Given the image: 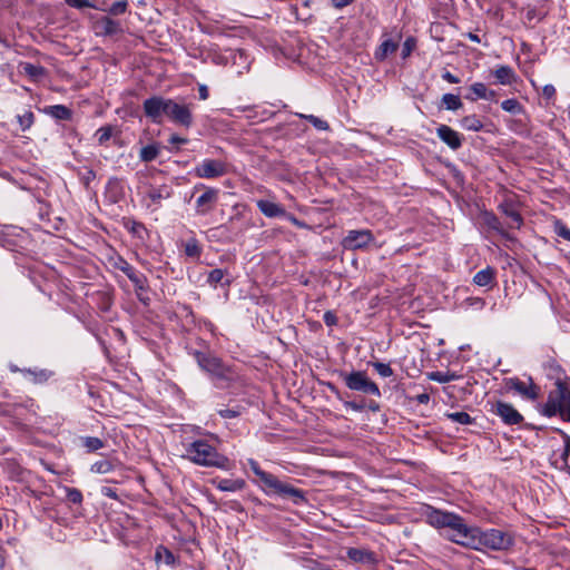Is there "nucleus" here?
<instances>
[{"label":"nucleus","mask_w":570,"mask_h":570,"mask_svg":"<svg viewBox=\"0 0 570 570\" xmlns=\"http://www.w3.org/2000/svg\"><path fill=\"white\" fill-rule=\"evenodd\" d=\"M145 116L153 122L163 124L164 117L185 128L191 127L194 117L189 105L179 104L171 98L154 95L142 102Z\"/></svg>","instance_id":"1"},{"label":"nucleus","mask_w":570,"mask_h":570,"mask_svg":"<svg viewBox=\"0 0 570 570\" xmlns=\"http://www.w3.org/2000/svg\"><path fill=\"white\" fill-rule=\"evenodd\" d=\"M248 465L253 473L259 479L261 489L267 495H277L284 500L292 501L295 505L307 504L306 492L302 489L279 480L273 473L262 470L258 462L254 459L248 460Z\"/></svg>","instance_id":"2"},{"label":"nucleus","mask_w":570,"mask_h":570,"mask_svg":"<svg viewBox=\"0 0 570 570\" xmlns=\"http://www.w3.org/2000/svg\"><path fill=\"white\" fill-rule=\"evenodd\" d=\"M546 417L559 416L563 422L570 423V387L567 383H559L550 390L546 403L539 410Z\"/></svg>","instance_id":"3"},{"label":"nucleus","mask_w":570,"mask_h":570,"mask_svg":"<svg viewBox=\"0 0 570 570\" xmlns=\"http://www.w3.org/2000/svg\"><path fill=\"white\" fill-rule=\"evenodd\" d=\"M189 354L195 358L198 366L214 380L224 382L234 380L235 372L232 366L225 364L210 351L190 350Z\"/></svg>","instance_id":"4"},{"label":"nucleus","mask_w":570,"mask_h":570,"mask_svg":"<svg viewBox=\"0 0 570 570\" xmlns=\"http://www.w3.org/2000/svg\"><path fill=\"white\" fill-rule=\"evenodd\" d=\"M186 456L194 463L204 466H216L225 469L228 459L205 440H196L186 448Z\"/></svg>","instance_id":"5"},{"label":"nucleus","mask_w":570,"mask_h":570,"mask_svg":"<svg viewBox=\"0 0 570 570\" xmlns=\"http://www.w3.org/2000/svg\"><path fill=\"white\" fill-rule=\"evenodd\" d=\"M473 540L474 546L470 547V549L474 550L487 548L494 551H501L509 550L514 544L513 535L499 529L482 531L478 528V533H474Z\"/></svg>","instance_id":"6"},{"label":"nucleus","mask_w":570,"mask_h":570,"mask_svg":"<svg viewBox=\"0 0 570 570\" xmlns=\"http://www.w3.org/2000/svg\"><path fill=\"white\" fill-rule=\"evenodd\" d=\"M474 533H478V527L468 525L461 515L455 514L443 535L456 544L470 548L474 546Z\"/></svg>","instance_id":"7"},{"label":"nucleus","mask_w":570,"mask_h":570,"mask_svg":"<svg viewBox=\"0 0 570 570\" xmlns=\"http://www.w3.org/2000/svg\"><path fill=\"white\" fill-rule=\"evenodd\" d=\"M200 193L195 200V215L206 216L210 214L219 202L220 190L215 187L198 183L194 186L191 197Z\"/></svg>","instance_id":"8"},{"label":"nucleus","mask_w":570,"mask_h":570,"mask_svg":"<svg viewBox=\"0 0 570 570\" xmlns=\"http://www.w3.org/2000/svg\"><path fill=\"white\" fill-rule=\"evenodd\" d=\"M340 377L352 391L381 397L379 385L367 376L365 371H352L350 373L341 371Z\"/></svg>","instance_id":"9"},{"label":"nucleus","mask_w":570,"mask_h":570,"mask_svg":"<svg viewBox=\"0 0 570 570\" xmlns=\"http://www.w3.org/2000/svg\"><path fill=\"white\" fill-rule=\"evenodd\" d=\"M504 386L508 391H514L521 397L529 401H537L540 396L541 389L533 382L531 376L528 382L520 380L517 376L504 379Z\"/></svg>","instance_id":"10"},{"label":"nucleus","mask_w":570,"mask_h":570,"mask_svg":"<svg viewBox=\"0 0 570 570\" xmlns=\"http://www.w3.org/2000/svg\"><path fill=\"white\" fill-rule=\"evenodd\" d=\"M490 412L501 419L505 425H518L523 422V415L511 404L501 400L491 403Z\"/></svg>","instance_id":"11"},{"label":"nucleus","mask_w":570,"mask_h":570,"mask_svg":"<svg viewBox=\"0 0 570 570\" xmlns=\"http://www.w3.org/2000/svg\"><path fill=\"white\" fill-rule=\"evenodd\" d=\"M374 242V235L370 229L348 230L342 239V246L347 250H357L367 247Z\"/></svg>","instance_id":"12"},{"label":"nucleus","mask_w":570,"mask_h":570,"mask_svg":"<svg viewBox=\"0 0 570 570\" xmlns=\"http://www.w3.org/2000/svg\"><path fill=\"white\" fill-rule=\"evenodd\" d=\"M173 188L167 184H163L159 186L149 185L148 189L144 196V199H148L149 202L146 204V207L151 210H157L164 200L169 199L173 196Z\"/></svg>","instance_id":"13"},{"label":"nucleus","mask_w":570,"mask_h":570,"mask_svg":"<svg viewBox=\"0 0 570 570\" xmlns=\"http://www.w3.org/2000/svg\"><path fill=\"white\" fill-rule=\"evenodd\" d=\"M194 173L199 178L213 179L224 176L227 173L225 163L217 159H204L198 164Z\"/></svg>","instance_id":"14"},{"label":"nucleus","mask_w":570,"mask_h":570,"mask_svg":"<svg viewBox=\"0 0 570 570\" xmlns=\"http://www.w3.org/2000/svg\"><path fill=\"white\" fill-rule=\"evenodd\" d=\"M456 513L448 512L439 510L432 505H425L423 515L426 519V522L436 529H442L443 532L446 530V528L450 527V523L452 520H454V515Z\"/></svg>","instance_id":"15"},{"label":"nucleus","mask_w":570,"mask_h":570,"mask_svg":"<svg viewBox=\"0 0 570 570\" xmlns=\"http://www.w3.org/2000/svg\"><path fill=\"white\" fill-rule=\"evenodd\" d=\"M114 266L115 268L121 271L130 279L135 286L136 292L147 291V277L142 273L136 271L135 267H132L125 258L119 256Z\"/></svg>","instance_id":"16"},{"label":"nucleus","mask_w":570,"mask_h":570,"mask_svg":"<svg viewBox=\"0 0 570 570\" xmlns=\"http://www.w3.org/2000/svg\"><path fill=\"white\" fill-rule=\"evenodd\" d=\"M436 136L450 149L458 150L462 147L464 137L459 131L454 130L448 125H439L436 128Z\"/></svg>","instance_id":"17"},{"label":"nucleus","mask_w":570,"mask_h":570,"mask_svg":"<svg viewBox=\"0 0 570 570\" xmlns=\"http://www.w3.org/2000/svg\"><path fill=\"white\" fill-rule=\"evenodd\" d=\"M94 30L97 36L101 37H112L122 32L120 22L108 16L100 17L96 20Z\"/></svg>","instance_id":"18"},{"label":"nucleus","mask_w":570,"mask_h":570,"mask_svg":"<svg viewBox=\"0 0 570 570\" xmlns=\"http://www.w3.org/2000/svg\"><path fill=\"white\" fill-rule=\"evenodd\" d=\"M544 375L548 380L554 381V385L559 383H567L568 376L563 367L553 357H549L542 364Z\"/></svg>","instance_id":"19"},{"label":"nucleus","mask_w":570,"mask_h":570,"mask_svg":"<svg viewBox=\"0 0 570 570\" xmlns=\"http://www.w3.org/2000/svg\"><path fill=\"white\" fill-rule=\"evenodd\" d=\"M499 209L512 220V225L510 227H517L519 228L523 224V218L515 205V203L507 198L504 199L500 205Z\"/></svg>","instance_id":"20"},{"label":"nucleus","mask_w":570,"mask_h":570,"mask_svg":"<svg viewBox=\"0 0 570 570\" xmlns=\"http://www.w3.org/2000/svg\"><path fill=\"white\" fill-rule=\"evenodd\" d=\"M257 208L268 218L283 217L287 215L286 209L276 203L266 199H259L256 202Z\"/></svg>","instance_id":"21"},{"label":"nucleus","mask_w":570,"mask_h":570,"mask_svg":"<svg viewBox=\"0 0 570 570\" xmlns=\"http://www.w3.org/2000/svg\"><path fill=\"white\" fill-rule=\"evenodd\" d=\"M41 111L50 116L51 118L56 120H63V121H70L73 116V111L65 106V105H51V106H45Z\"/></svg>","instance_id":"22"},{"label":"nucleus","mask_w":570,"mask_h":570,"mask_svg":"<svg viewBox=\"0 0 570 570\" xmlns=\"http://www.w3.org/2000/svg\"><path fill=\"white\" fill-rule=\"evenodd\" d=\"M122 226L134 237H136L142 242L146 240V238L149 236V233H148V229L146 228V226L141 222H138L134 218L125 217L122 219Z\"/></svg>","instance_id":"23"},{"label":"nucleus","mask_w":570,"mask_h":570,"mask_svg":"<svg viewBox=\"0 0 570 570\" xmlns=\"http://www.w3.org/2000/svg\"><path fill=\"white\" fill-rule=\"evenodd\" d=\"M347 557L358 563L374 564L376 562V554L367 549L348 548Z\"/></svg>","instance_id":"24"},{"label":"nucleus","mask_w":570,"mask_h":570,"mask_svg":"<svg viewBox=\"0 0 570 570\" xmlns=\"http://www.w3.org/2000/svg\"><path fill=\"white\" fill-rule=\"evenodd\" d=\"M232 282L233 279L227 269L215 268L212 269L207 275V283L215 288L218 284H220L223 287H229Z\"/></svg>","instance_id":"25"},{"label":"nucleus","mask_w":570,"mask_h":570,"mask_svg":"<svg viewBox=\"0 0 570 570\" xmlns=\"http://www.w3.org/2000/svg\"><path fill=\"white\" fill-rule=\"evenodd\" d=\"M212 483L218 490L225 492L240 491L246 487L244 479H214Z\"/></svg>","instance_id":"26"},{"label":"nucleus","mask_w":570,"mask_h":570,"mask_svg":"<svg viewBox=\"0 0 570 570\" xmlns=\"http://www.w3.org/2000/svg\"><path fill=\"white\" fill-rule=\"evenodd\" d=\"M20 73H24L32 81H38L47 75V69L40 65H32L30 62H19Z\"/></svg>","instance_id":"27"},{"label":"nucleus","mask_w":570,"mask_h":570,"mask_svg":"<svg viewBox=\"0 0 570 570\" xmlns=\"http://www.w3.org/2000/svg\"><path fill=\"white\" fill-rule=\"evenodd\" d=\"M399 48V43L392 39H385L375 50L374 58L377 61H384L390 55L394 53Z\"/></svg>","instance_id":"28"},{"label":"nucleus","mask_w":570,"mask_h":570,"mask_svg":"<svg viewBox=\"0 0 570 570\" xmlns=\"http://www.w3.org/2000/svg\"><path fill=\"white\" fill-rule=\"evenodd\" d=\"M495 279L494 268L488 266L484 269L479 271L473 276V283L478 286H490Z\"/></svg>","instance_id":"29"},{"label":"nucleus","mask_w":570,"mask_h":570,"mask_svg":"<svg viewBox=\"0 0 570 570\" xmlns=\"http://www.w3.org/2000/svg\"><path fill=\"white\" fill-rule=\"evenodd\" d=\"M184 253L187 257L199 259L203 247L196 237H190L183 243Z\"/></svg>","instance_id":"30"},{"label":"nucleus","mask_w":570,"mask_h":570,"mask_svg":"<svg viewBox=\"0 0 570 570\" xmlns=\"http://www.w3.org/2000/svg\"><path fill=\"white\" fill-rule=\"evenodd\" d=\"M483 222L484 224L492 230L499 233L501 236L505 237V238H510L509 237V234L504 230V228L502 227V224L500 222V219L498 218V216L491 212H485L483 214Z\"/></svg>","instance_id":"31"},{"label":"nucleus","mask_w":570,"mask_h":570,"mask_svg":"<svg viewBox=\"0 0 570 570\" xmlns=\"http://www.w3.org/2000/svg\"><path fill=\"white\" fill-rule=\"evenodd\" d=\"M160 153V144L153 142L142 147L139 151V159L144 163H150L155 160Z\"/></svg>","instance_id":"32"},{"label":"nucleus","mask_w":570,"mask_h":570,"mask_svg":"<svg viewBox=\"0 0 570 570\" xmlns=\"http://www.w3.org/2000/svg\"><path fill=\"white\" fill-rule=\"evenodd\" d=\"M156 562H164L167 566L175 567L177 564V559L174 553L164 546H158L155 552Z\"/></svg>","instance_id":"33"},{"label":"nucleus","mask_w":570,"mask_h":570,"mask_svg":"<svg viewBox=\"0 0 570 570\" xmlns=\"http://www.w3.org/2000/svg\"><path fill=\"white\" fill-rule=\"evenodd\" d=\"M494 77L501 85H511L514 81V71L510 66H500L494 71Z\"/></svg>","instance_id":"34"},{"label":"nucleus","mask_w":570,"mask_h":570,"mask_svg":"<svg viewBox=\"0 0 570 570\" xmlns=\"http://www.w3.org/2000/svg\"><path fill=\"white\" fill-rule=\"evenodd\" d=\"M79 442L88 453L96 452L105 446V442L97 436H80Z\"/></svg>","instance_id":"35"},{"label":"nucleus","mask_w":570,"mask_h":570,"mask_svg":"<svg viewBox=\"0 0 570 570\" xmlns=\"http://www.w3.org/2000/svg\"><path fill=\"white\" fill-rule=\"evenodd\" d=\"M429 379L431 381L438 382V383H449L455 380H459L461 376L456 372H441L435 371L428 374Z\"/></svg>","instance_id":"36"},{"label":"nucleus","mask_w":570,"mask_h":570,"mask_svg":"<svg viewBox=\"0 0 570 570\" xmlns=\"http://www.w3.org/2000/svg\"><path fill=\"white\" fill-rule=\"evenodd\" d=\"M77 176L86 190H90V184L96 179V171L88 167L77 169Z\"/></svg>","instance_id":"37"},{"label":"nucleus","mask_w":570,"mask_h":570,"mask_svg":"<svg viewBox=\"0 0 570 570\" xmlns=\"http://www.w3.org/2000/svg\"><path fill=\"white\" fill-rule=\"evenodd\" d=\"M460 124L462 128L471 131H480L483 128V122L476 115H469L463 117Z\"/></svg>","instance_id":"38"},{"label":"nucleus","mask_w":570,"mask_h":570,"mask_svg":"<svg viewBox=\"0 0 570 570\" xmlns=\"http://www.w3.org/2000/svg\"><path fill=\"white\" fill-rule=\"evenodd\" d=\"M442 104L445 109L452 111L458 110L463 106L460 96L453 94H444L442 96Z\"/></svg>","instance_id":"39"},{"label":"nucleus","mask_w":570,"mask_h":570,"mask_svg":"<svg viewBox=\"0 0 570 570\" xmlns=\"http://www.w3.org/2000/svg\"><path fill=\"white\" fill-rule=\"evenodd\" d=\"M501 108L504 111L513 114V115L522 114L524 111L523 106L515 98L503 100L501 102Z\"/></svg>","instance_id":"40"},{"label":"nucleus","mask_w":570,"mask_h":570,"mask_svg":"<svg viewBox=\"0 0 570 570\" xmlns=\"http://www.w3.org/2000/svg\"><path fill=\"white\" fill-rule=\"evenodd\" d=\"M449 420L452 422L462 424V425H470L474 423V419L466 412H452L445 414Z\"/></svg>","instance_id":"41"},{"label":"nucleus","mask_w":570,"mask_h":570,"mask_svg":"<svg viewBox=\"0 0 570 570\" xmlns=\"http://www.w3.org/2000/svg\"><path fill=\"white\" fill-rule=\"evenodd\" d=\"M206 60H210L212 63L217 66H226L228 60L222 55L216 48H210L206 51Z\"/></svg>","instance_id":"42"},{"label":"nucleus","mask_w":570,"mask_h":570,"mask_svg":"<svg viewBox=\"0 0 570 570\" xmlns=\"http://www.w3.org/2000/svg\"><path fill=\"white\" fill-rule=\"evenodd\" d=\"M128 9V1L127 0H120L114 2L109 8H101L99 10L106 11L111 16H120L124 14Z\"/></svg>","instance_id":"43"},{"label":"nucleus","mask_w":570,"mask_h":570,"mask_svg":"<svg viewBox=\"0 0 570 570\" xmlns=\"http://www.w3.org/2000/svg\"><path fill=\"white\" fill-rule=\"evenodd\" d=\"M114 468L115 466L110 460H101V461L95 462L90 466V471L94 473L106 474V473L111 472L114 470Z\"/></svg>","instance_id":"44"},{"label":"nucleus","mask_w":570,"mask_h":570,"mask_svg":"<svg viewBox=\"0 0 570 570\" xmlns=\"http://www.w3.org/2000/svg\"><path fill=\"white\" fill-rule=\"evenodd\" d=\"M299 118H303L311 122L317 130H328L330 125L327 121L314 116V115H304V114H297Z\"/></svg>","instance_id":"45"},{"label":"nucleus","mask_w":570,"mask_h":570,"mask_svg":"<svg viewBox=\"0 0 570 570\" xmlns=\"http://www.w3.org/2000/svg\"><path fill=\"white\" fill-rule=\"evenodd\" d=\"M470 89L475 97L466 96V99L475 100L478 98L483 99L484 97H488V88L483 82H474Z\"/></svg>","instance_id":"46"},{"label":"nucleus","mask_w":570,"mask_h":570,"mask_svg":"<svg viewBox=\"0 0 570 570\" xmlns=\"http://www.w3.org/2000/svg\"><path fill=\"white\" fill-rule=\"evenodd\" d=\"M371 365L377 372V374L382 377H390L393 375V370L389 363L382 362H372Z\"/></svg>","instance_id":"47"},{"label":"nucleus","mask_w":570,"mask_h":570,"mask_svg":"<svg viewBox=\"0 0 570 570\" xmlns=\"http://www.w3.org/2000/svg\"><path fill=\"white\" fill-rule=\"evenodd\" d=\"M97 140L99 145H105L112 136V127L104 126L96 131Z\"/></svg>","instance_id":"48"},{"label":"nucleus","mask_w":570,"mask_h":570,"mask_svg":"<svg viewBox=\"0 0 570 570\" xmlns=\"http://www.w3.org/2000/svg\"><path fill=\"white\" fill-rule=\"evenodd\" d=\"M245 410L244 406H240V405H236L235 407H232V409H222V410H218V414L219 416H222L223 419H234V417H237L239 416L243 411Z\"/></svg>","instance_id":"49"},{"label":"nucleus","mask_w":570,"mask_h":570,"mask_svg":"<svg viewBox=\"0 0 570 570\" xmlns=\"http://www.w3.org/2000/svg\"><path fill=\"white\" fill-rule=\"evenodd\" d=\"M17 118L22 130L29 129L35 121L33 112L30 110L26 111L23 115H19Z\"/></svg>","instance_id":"50"},{"label":"nucleus","mask_w":570,"mask_h":570,"mask_svg":"<svg viewBox=\"0 0 570 570\" xmlns=\"http://www.w3.org/2000/svg\"><path fill=\"white\" fill-rule=\"evenodd\" d=\"M65 2L76 9H83V8H92V9H100L96 3L91 2L90 0H65Z\"/></svg>","instance_id":"51"},{"label":"nucleus","mask_w":570,"mask_h":570,"mask_svg":"<svg viewBox=\"0 0 570 570\" xmlns=\"http://www.w3.org/2000/svg\"><path fill=\"white\" fill-rule=\"evenodd\" d=\"M24 373L32 375L35 383L46 382L51 375V372L48 370H39V371L24 370Z\"/></svg>","instance_id":"52"},{"label":"nucleus","mask_w":570,"mask_h":570,"mask_svg":"<svg viewBox=\"0 0 570 570\" xmlns=\"http://www.w3.org/2000/svg\"><path fill=\"white\" fill-rule=\"evenodd\" d=\"M415 47H416V39L414 37L406 38L402 46V58L403 59L407 58L412 53V51L415 49Z\"/></svg>","instance_id":"53"},{"label":"nucleus","mask_w":570,"mask_h":570,"mask_svg":"<svg viewBox=\"0 0 570 570\" xmlns=\"http://www.w3.org/2000/svg\"><path fill=\"white\" fill-rule=\"evenodd\" d=\"M67 499L69 502L80 504L82 502V493L76 488H67Z\"/></svg>","instance_id":"54"},{"label":"nucleus","mask_w":570,"mask_h":570,"mask_svg":"<svg viewBox=\"0 0 570 570\" xmlns=\"http://www.w3.org/2000/svg\"><path fill=\"white\" fill-rule=\"evenodd\" d=\"M554 232L558 236L570 242V228H568L561 220L554 223Z\"/></svg>","instance_id":"55"},{"label":"nucleus","mask_w":570,"mask_h":570,"mask_svg":"<svg viewBox=\"0 0 570 570\" xmlns=\"http://www.w3.org/2000/svg\"><path fill=\"white\" fill-rule=\"evenodd\" d=\"M525 18L528 21H532L534 19L541 21L544 18V14L539 12L534 7H528L525 11Z\"/></svg>","instance_id":"56"},{"label":"nucleus","mask_w":570,"mask_h":570,"mask_svg":"<svg viewBox=\"0 0 570 570\" xmlns=\"http://www.w3.org/2000/svg\"><path fill=\"white\" fill-rule=\"evenodd\" d=\"M344 406L346 409H351L355 412H362L365 410V400L361 401V402H356V401H344Z\"/></svg>","instance_id":"57"},{"label":"nucleus","mask_w":570,"mask_h":570,"mask_svg":"<svg viewBox=\"0 0 570 570\" xmlns=\"http://www.w3.org/2000/svg\"><path fill=\"white\" fill-rule=\"evenodd\" d=\"M224 505L228 509V510H232V511H235V512H244L245 509L244 507L240 504V502L236 501V500H229V501H225L224 502Z\"/></svg>","instance_id":"58"},{"label":"nucleus","mask_w":570,"mask_h":570,"mask_svg":"<svg viewBox=\"0 0 570 570\" xmlns=\"http://www.w3.org/2000/svg\"><path fill=\"white\" fill-rule=\"evenodd\" d=\"M323 321L327 326H334L337 324V316L334 312L327 311L323 315Z\"/></svg>","instance_id":"59"},{"label":"nucleus","mask_w":570,"mask_h":570,"mask_svg":"<svg viewBox=\"0 0 570 570\" xmlns=\"http://www.w3.org/2000/svg\"><path fill=\"white\" fill-rule=\"evenodd\" d=\"M552 431L558 433L562 438L563 443H564V449L570 451V435L560 428H552Z\"/></svg>","instance_id":"60"},{"label":"nucleus","mask_w":570,"mask_h":570,"mask_svg":"<svg viewBox=\"0 0 570 570\" xmlns=\"http://www.w3.org/2000/svg\"><path fill=\"white\" fill-rule=\"evenodd\" d=\"M168 142L171 144V145H176V146H179V145H185L188 142V139L187 138H184V137H180L178 135H171L168 139ZM179 150V147H176L175 151H178Z\"/></svg>","instance_id":"61"},{"label":"nucleus","mask_w":570,"mask_h":570,"mask_svg":"<svg viewBox=\"0 0 570 570\" xmlns=\"http://www.w3.org/2000/svg\"><path fill=\"white\" fill-rule=\"evenodd\" d=\"M542 96L547 100H551L552 98H554V96H556V88H554V86L553 85H546L542 88Z\"/></svg>","instance_id":"62"},{"label":"nucleus","mask_w":570,"mask_h":570,"mask_svg":"<svg viewBox=\"0 0 570 570\" xmlns=\"http://www.w3.org/2000/svg\"><path fill=\"white\" fill-rule=\"evenodd\" d=\"M101 494L107 497V498H110V499H114V500H118L117 491L114 488L102 487L101 488Z\"/></svg>","instance_id":"63"},{"label":"nucleus","mask_w":570,"mask_h":570,"mask_svg":"<svg viewBox=\"0 0 570 570\" xmlns=\"http://www.w3.org/2000/svg\"><path fill=\"white\" fill-rule=\"evenodd\" d=\"M309 569L311 570H332L328 566L317 562V561H311Z\"/></svg>","instance_id":"64"}]
</instances>
